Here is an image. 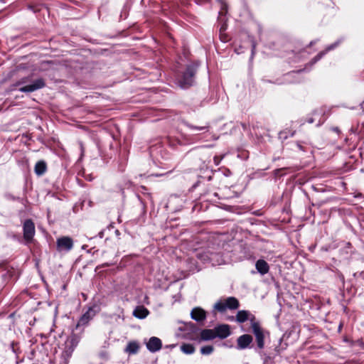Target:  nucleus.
<instances>
[{
    "label": "nucleus",
    "mask_w": 364,
    "mask_h": 364,
    "mask_svg": "<svg viewBox=\"0 0 364 364\" xmlns=\"http://www.w3.org/2000/svg\"><path fill=\"white\" fill-rule=\"evenodd\" d=\"M146 346L151 353H156L161 349L162 342L160 338L152 336L146 343Z\"/></svg>",
    "instance_id": "obj_9"
},
{
    "label": "nucleus",
    "mask_w": 364,
    "mask_h": 364,
    "mask_svg": "<svg viewBox=\"0 0 364 364\" xmlns=\"http://www.w3.org/2000/svg\"><path fill=\"white\" fill-rule=\"evenodd\" d=\"M182 124L184 126H186V127H188V129H190L191 130H194V131H200V132H206L209 131V128H210V125L208 124H207L204 126H194L187 121H183Z\"/></svg>",
    "instance_id": "obj_17"
},
{
    "label": "nucleus",
    "mask_w": 364,
    "mask_h": 364,
    "mask_svg": "<svg viewBox=\"0 0 364 364\" xmlns=\"http://www.w3.org/2000/svg\"><path fill=\"white\" fill-rule=\"evenodd\" d=\"M181 351L185 354H192L195 351V347L191 343H183L181 346Z\"/></svg>",
    "instance_id": "obj_21"
},
{
    "label": "nucleus",
    "mask_w": 364,
    "mask_h": 364,
    "mask_svg": "<svg viewBox=\"0 0 364 364\" xmlns=\"http://www.w3.org/2000/svg\"><path fill=\"white\" fill-rule=\"evenodd\" d=\"M360 345L364 349V342L360 341Z\"/></svg>",
    "instance_id": "obj_32"
},
{
    "label": "nucleus",
    "mask_w": 364,
    "mask_h": 364,
    "mask_svg": "<svg viewBox=\"0 0 364 364\" xmlns=\"http://www.w3.org/2000/svg\"><path fill=\"white\" fill-rule=\"evenodd\" d=\"M5 198L7 199V200H19L21 201V198H19V197H16L14 196H13L12 194L11 193H6L5 195Z\"/></svg>",
    "instance_id": "obj_24"
},
{
    "label": "nucleus",
    "mask_w": 364,
    "mask_h": 364,
    "mask_svg": "<svg viewBox=\"0 0 364 364\" xmlns=\"http://www.w3.org/2000/svg\"><path fill=\"white\" fill-rule=\"evenodd\" d=\"M132 314L139 319H144L149 314V311L144 306H138L134 309Z\"/></svg>",
    "instance_id": "obj_15"
},
{
    "label": "nucleus",
    "mask_w": 364,
    "mask_h": 364,
    "mask_svg": "<svg viewBox=\"0 0 364 364\" xmlns=\"http://www.w3.org/2000/svg\"><path fill=\"white\" fill-rule=\"evenodd\" d=\"M19 86L21 87L18 90L21 92H33L43 88L46 86V81L41 77L32 80V76L28 75L20 78L12 85L14 87Z\"/></svg>",
    "instance_id": "obj_1"
},
{
    "label": "nucleus",
    "mask_w": 364,
    "mask_h": 364,
    "mask_svg": "<svg viewBox=\"0 0 364 364\" xmlns=\"http://www.w3.org/2000/svg\"><path fill=\"white\" fill-rule=\"evenodd\" d=\"M314 121H315V120H314V118H312V117H310V118H309V119H307V122H308V123H309V124H312V123H314Z\"/></svg>",
    "instance_id": "obj_27"
},
{
    "label": "nucleus",
    "mask_w": 364,
    "mask_h": 364,
    "mask_svg": "<svg viewBox=\"0 0 364 364\" xmlns=\"http://www.w3.org/2000/svg\"><path fill=\"white\" fill-rule=\"evenodd\" d=\"M255 268L257 272L262 274L264 275L267 274L269 271V266L268 263L264 259H258L255 263Z\"/></svg>",
    "instance_id": "obj_13"
},
{
    "label": "nucleus",
    "mask_w": 364,
    "mask_h": 364,
    "mask_svg": "<svg viewBox=\"0 0 364 364\" xmlns=\"http://www.w3.org/2000/svg\"><path fill=\"white\" fill-rule=\"evenodd\" d=\"M191 317L196 321L200 322L205 319L206 312L200 307H196L191 311Z\"/></svg>",
    "instance_id": "obj_12"
},
{
    "label": "nucleus",
    "mask_w": 364,
    "mask_h": 364,
    "mask_svg": "<svg viewBox=\"0 0 364 364\" xmlns=\"http://www.w3.org/2000/svg\"><path fill=\"white\" fill-rule=\"evenodd\" d=\"M11 238H13L14 240H20V237L19 236L15 235V234H12V235L11 236Z\"/></svg>",
    "instance_id": "obj_26"
},
{
    "label": "nucleus",
    "mask_w": 364,
    "mask_h": 364,
    "mask_svg": "<svg viewBox=\"0 0 364 364\" xmlns=\"http://www.w3.org/2000/svg\"><path fill=\"white\" fill-rule=\"evenodd\" d=\"M333 131H334L335 132H337V133H338L340 132L338 127H333Z\"/></svg>",
    "instance_id": "obj_30"
},
{
    "label": "nucleus",
    "mask_w": 364,
    "mask_h": 364,
    "mask_svg": "<svg viewBox=\"0 0 364 364\" xmlns=\"http://www.w3.org/2000/svg\"><path fill=\"white\" fill-rule=\"evenodd\" d=\"M223 158V156H215L213 158V161H214L215 165L218 166L220 164Z\"/></svg>",
    "instance_id": "obj_25"
},
{
    "label": "nucleus",
    "mask_w": 364,
    "mask_h": 364,
    "mask_svg": "<svg viewBox=\"0 0 364 364\" xmlns=\"http://www.w3.org/2000/svg\"><path fill=\"white\" fill-rule=\"evenodd\" d=\"M214 348L213 346H205L200 348V353L203 355H210L213 352Z\"/></svg>",
    "instance_id": "obj_23"
},
{
    "label": "nucleus",
    "mask_w": 364,
    "mask_h": 364,
    "mask_svg": "<svg viewBox=\"0 0 364 364\" xmlns=\"http://www.w3.org/2000/svg\"><path fill=\"white\" fill-rule=\"evenodd\" d=\"M252 340V337L249 334H243L239 336L237 339V348L243 350L249 348Z\"/></svg>",
    "instance_id": "obj_10"
},
{
    "label": "nucleus",
    "mask_w": 364,
    "mask_h": 364,
    "mask_svg": "<svg viewBox=\"0 0 364 364\" xmlns=\"http://www.w3.org/2000/svg\"><path fill=\"white\" fill-rule=\"evenodd\" d=\"M57 250L59 252H69L73 247V240L69 236H63L57 239Z\"/></svg>",
    "instance_id": "obj_7"
},
{
    "label": "nucleus",
    "mask_w": 364,
    "mask_h": 364,
    "mask_svg": "<svg viewBox=\"0 0 364 364\" xmlns=\"http://www.w3.org/2000/svg\"><path fill=\"white\" fill-rule=\"evenodd\" d=\"M255 317L251 319V328L257 342V346L259 349L264 346V336L262 328L258 322L254 321Z\"/></svg>",
    "instance_id": "obj_6"
},
{
    "label": "nucleus",
    "mask_w": 364,
    "mask_h": 364,
    "mask_svg": "<svg viewBox=\"0 0 364 364\" xmlns=\"http://www.w3.org/2000/svg\"><path fill=\"white\" fill-rule=\"evenodd\" d=\"M215 338L224 339L230 335V326L228 324H220L214 328Z\"/></svg>",
    "instance_id": "obj_8"
},
{
    "label": "nucleus",
    "mask_w": 364,
    "mask_h": 364,
    "mask_svg": "<svg viewBox=\"0 0 364 364\" xmlns=\"http://www.w3.org/2000/svg\"><path fill=\"white\" fill-rule=\"evenodd\" d=\"M316 42L314 41H311L310 43H309V46H313Z\"/></svg>",
    "instance_id": "obj_33"
},
{
    "label": "nucleus",
    "mask_w": 364,
    "mask_h": 364,
    "mask_svg": "<svg viewBox=\"0 0 364 364\" xmlns=\"http://www.w3.org/2000/svg\"><path fill=\"white\" fill-rule=\"evenodd\" d=\"M99 237H100V238H102V237H104V232H103V231H100V232H99Z\"/></svg>",
    "instance_id": "obj_28"
},
{
    "label": "nucleus",
    "mask_w": 364,
    "mask_h": 364,
    "mask_svg": "<svg viewBox=\"0 0 364 364\" xmlns=\"http://www.w3.org/2000/svg\"><path fill=\"white\" fill-rule=\"evenodd\" d=\"M225 27L224 26H223L221 28H220V33L223 31H225Z\"/></svg>",
    "instance_id": "obj_31"
},
{
    "label": "nucleus",
    "mask_w": 364,
    "mask_h": 364,
    "mask_svg": "<svg viewBox=\"0 0 364 364\" xmlns=\"http://www.w3.org/2000/svg\"><path fill=\"white\" fill-rule=\"evenodd\" d=\"M94 316V310L92 308H90L85 314L82 315V316L78 320L77 323L76 325V329H77L80 326H84L87 325L89 323V321L92 319Z\"/></svg>",
    "instance_id": "obj_11"
},
{
    "label": "nucleus",
    "mask_w": 364,
    "mask_h": 364,
    "mask_svg": "<svg viewBox=\"0 0 364 364\" xmlns=\"http://www.w3.org/2000/svg\"><path fill=\"white\" fill-rule=\"evenodd\" d=\"M220 38H221V40H222L223 41H224V42H225V41H228V39H227V38H226L225 36H220Z\"/></svg>",
    "instance_id": "obj_29"
},
{
    "label": "nucleus",
    "mask_w": 364,
    "mask_h": 364,
    "mask_svg": "<svg viewBox=\"0 0 364 364\" xmlns=\"http://www.w3.org/2000/svg\"><path fill=\"white\" fill-rule=\"evenodd\" d=\"M340 43V41H338L328 46L324 50L321 52H319L312 60V63H316L318 60H320L328 51L333 50L335 48L338 46V45Z\"/></svg>",
    "instance_id": "obj_14"
},
{
    "label": "nucleus",
    "mask_w": 364,
    "mask_h": 364,
    "mask_svg": "<svg viewBox=\"0 0 364 364\" xmlns=\"http://www.w3.org/2000/svg\"><path fill=\"white\" fill-rule=\"evenodd\" d=\"M47 171V164L45 161L41 160L37 161L34 167L35 173L38 176H43Z\"/></svg>",
    "instance_id": "obj_16"
},
{
    "label": "nucleus",
    "mask_w": 364,
    "mask_h": 364,
    "mask_svg": "<svg viewBox=\"0 0 364 364\" xmlns=\"http://www.w3.org/2000/svg\"><path fill=\"white\" fill-rule=\"evenodd\" d=\"M255 46L252 47V54L254 55Z\"/></svg>",
    "instance_id": "obj_34"
},
{
    "label": "nucleus",
    "mask_w": 364,
    "mask_h": 364,
    "mask_svg": "<svg viewBox=\"0 0 364 364\" xmlns=\"http://www.w3.org/2000/svg\"><path fill=\"white\" fill-rule=\"evenodd\" d=\"M240 307V302L236 297L230 296L228 297L225 301L222 300L218 301L214 304V309L220 313L225 312L227 309L236 310Z\"/></svg>",
    "instance_id": "obj_4"
},
{
    "label": "nucleus",
    "mask_w": 364,
    "mask_h": 364,
    "mask_svg": "<svg viewBox=\"0 0 364 364\" xmlns=\"http://www.w3.org/2000/svg\"><path fill=\"white\" fill-rule=\"evenodd\" d=\"M201 339L203 341H210L215 338L214 329H204L200 332Z\"/></svg>",
    "instance_id": "obj_19"
},
{
    "label": "nucleus",
    "mask_w": 364,
    "mask_h": 364,
    "mask_svg": "<svg viewBox=\"0 0 364 364\" xmlns=\"http://www.w3.org/2000/svg\"><path fill=\"white\" fill-rule=\"evenodd\" d=\"M36 233L35 225L31 219H26L23 224V236L27 244L31 243Z\"/></svg>",
    "instance_id": "obj_5"
},
{
    "label": "nucleus",
    "mask_w": 364,
    "mask_h": 364,
    "mask_svg": "<svg viewBox=\"0 0 364 364\" xmlns=\"http://www.w3.org/2000/svg\"><path fill=\"white\" fill-rule=\"evenodd\" d=\"M250 312L246 310H240L238 311L236 316L235 320L237 322L240 323H242L248 320L249 318Z\"/></svg>",
    "instance_id": "obj_18"
},
{
    "label": "nucleus",
    "mask_w": 364,
    "mask_h": 364,
    "mask_svg": "<svg viewBox=\"0 0 364 364\" xmlns=\"http://www.w3.org/2000/svg\"><path fill=\"white\" fill-rule=\"evenodd\" d=\"M198 65L191 63L186 66V70L183 73L181 77L178 80V85L186 89L193 85L194 82V76L196 73Z\"/></svg>",
    "instance_id": "obj_3"
},
{
    "label": "nucleus",
    "mask_w": 364,
    "mask_h": 364,
    "mask_svg": "<svg viewBox=\"0 0 364 364\" xmlns=\"http://www.w3.org/2000/svg\"><path fill=\"white\" fill-rule=\"evenodd\" d=\"M139 349V345L136 341H130L128 343L125 351L129 354H136Z\"/></svg>",
    "instance_id": "obj_20"
},
{
    "label": "nucleus",
    "mask_w": 364,
    "mask_h": 364,
    "mask_svg": "<svg viewBox=\"0 0 364 364\" xmlns=\"http://www.w3.org/2000/svg\"><path fill=\"white\" fill-rule=\"evenodd\" d=\"M80 341V336L73 333L65 341L63 350L60 355L59 364H68L69 359Z\"/></svg>",
    "instance_id": "obj_2"
},
{
    "label": "nucleus",
    "mask_w": 364,
    "mask_h": 364,
    "mask_svg": "<svg viewBox=\"0 0 364 364\" xmlns=\"http://www.w3.org/2000/svg\"><path fill=\"white\" fill-rule=\"evenodd\" d=\"M287 343H283V338H279V341H278V345L275 346V351L277 353V354H280L282 353L284 350L287 349Z\"/></svg>",
    "instance_id": "obj_22"
}]
</instances>
